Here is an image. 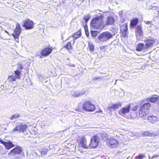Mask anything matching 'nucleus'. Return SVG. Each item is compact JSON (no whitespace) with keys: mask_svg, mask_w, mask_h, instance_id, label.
<instances>
[{"mask_svg":"<svg viewBox=\"0 0 159 159\" xmlns=\"http://www.w3.org/2000/svg\"><path fill=\"white\" fill-rule=\"evenodd\" d=\"M157 103L159 105V98H158V99L157 100Z\"/></svg>","mask_w":159,"mask_h":159,"instance_id":"nucleus-44","label":"nucleus"},{"mask_svg":"<svg viewBox=\"0 0 159 159\" xmlns=\"http://www.w3.org/2000/svg\"><path fill=\"white\" fill-rule=\"evenodd\" d=\"M121 104L120 103H118L116 104H112L111 106L108 107L107 109L110 111H111L112 109L115 111L119 107H121Z\"/></svg>","mask_w":159,"mask_h":159,"instance_id":"nucleus-18","label":"nucleus"},{"mask_svg":"<svg viewBox=\"0 0 159 159\" xmlns=\"http://www.w3.org/2000/svg\"><path fill=\"white\" fill-rule=\"evenodd\" d=\"M138 22V19L136 18L131 20L130 24L132 26L134 27L135 26Z\"/></svg>","mask_w":159,"mask_h":159,"instance_id":"nucleus-26","label":"nucleus"},{"mask_svg":"<svg viewBox=\"0 0 159 159\" xmlns=\"http://www.w3.org/2000/svg\"><path fill=\"white\" fill-rule=\"evenodd\" d=\"M138 105H136V106H135L134 107L133 109H132L133 110V111H136L137 110V109H138Z\"/></svg>","mask_w":159,"mask_h":159,"instance_id":"nucleus-41","label":"nucleus"},{"mask_svg":"<svg viewBox=\"0 0 159 159\" xmlns=\"http://www.w3.org/2000/svg\"><path fill=\"white\" fill-rule=\"evenodd\" d=\"M91 32L92 35L93 37H96L98 34V32L97 31L91 30Z\"/></svg>","mask_w":159,"mask_h":159,"instance_id":"nucleus-35","label":"nucleus"},{"mask_svg":"<svg viewBox=\"0 0 159 159\" xmlns=\"http://www.w3.org/2000/svg\"><path fill=\"white\" fill-rule=\"evenodd\" d=\"M158 99V97L156 95H153L150 98H147V99L146 100H142L141 102V103L142 104L143 102H145L146 101H147L148 102H151L154 103L155 102L157 101V100Z\"/></svg>","mask_w":159,"mask_h":159,"instance_id":"nucleus-16","label":"nucleus"},{"mask_svg":"<svg viewBox=\"0 0 159 159\" xmlns=\"http://www.w3.org/2000/svg\"><path fill=\"white\" fill-rule=\"evenodd\" d=\"M136 35L138 39H140V38H138V36L141 38H142L143 36L141 26H138L137 27L136 31Z\"/></svg>","mask_w":159,"mask_h":159,"instance_id":"nucleus-19","label":"nucleus"},{"mask_svg":"<svg viewBox=\"0 0 159 159\" xmlns=\"http://www.w3.org/2000/svg\"><path fill=\"white\" fill-rule=\"evenodd\" d=\"M142 134L145 136H152V134L148 131H146L145 132H143Z\"/></svg>","mask_w":159,"mask_h":159,"instance_id":"nucleus-34","label":"nucleus"},{"mask_svg":"<svg viewBox=\"0 0 159 159\" xmlns=\"http://www.w3.org/2000/svg\"><path fill=\"white\" fill-rule=\"evenodd\" d=\"M69 38H70V37H69V38H68V39H69Z\"/></svg>","mask_w":159,"mask_h":159,"instance_id":"nucleus-54","label":"nucleus"},{"mask_svg":"<svg viewBox=\"0 0 159 159\" xmlns=\"http://www.w3.org/2000/svg\"><path fill=\"white\" fill-rule=\"evenodd\" d=\"M145 46L143 43H139L136 47V50L138 51H141L143 49L146 50L147 49L145 48Z\"/></svg>","mask_w":159,"mask_h":159,"instance_id":"nucleus-21","label":"nucleus"},{"mask_svg":"<svg viewBox=\"0 0 159 159\" xmlns=\"http://www.w3.org/2000/svg\"><path fill=\"white\" fill-rule=\"evenodd\" d=\"M22 26L25 28L26 30H31L34 28V22L29 19L27 18L22 22Z\"/></svg>","mask_w":159,"mask_h":159,"instance_id":"nucleus-4","label":"nucleus"},{"mask_svg":"<svg viewBox=\"0 0 159 159\" xmlns=\"http://www.w3.org/2000/svg\"><path fill=\"white\" fill-rule=\"evenodd\" d=\"M89 47L90 52H93L94 51V47L92 43H89Z\"/></svg>","mask_w":159,"mask_h":159,"instance_id":"nucleus-33","label":"nucleus"},{"mask_svg":"<svg viewBox=\"0 0 159 159\" xmlns=\"http://www.w3.org/2000/svg\"><path fill=\"white\" fill-rule=\"evenodd\" d=\"M120 31L122 34V36L125 37L127 33L128 28L127 24H124L120 26Z\"/></svg>","mask_w":159,"mask_h":159,"instance_id":"nucleus-15","label":"nucleus"},{"mask_svg":"<svg viewBox=\"0 0 159 159\" xmlns=\"http://www.w3.org/2000/svg\"><path fill=\"white\" fill-rule=\"evenodd\" d=\"M4 31H5L6 33H7V34H9V33H8V32H7V31H6V30H4Z\"/></svg>","mask_w":159,"mask_h":159,"instance_id":"nucleus-45","label":"nucleus"},{"mask_svg":"<svg viewBox=\"0 0 159 159\" xmlns=\"http://www.w3.org/2000/svg\"><path fill=\"white\" fill-rule=\"evenodd\" d=\"M117 81V80H116V82H115V85L116 84V82Z\"/></svg>","mask_w":159,"mask_h":159,"instance_id":"nucleus-46","label":"nucleus"},{"mask_svg":"<svg viewBox=\"0 0 159 159\" xmlns=\"http://www.w3.org/2000/svg\"><path fill=\"white\" fill-rule=\"evenodd\" d=\"M21 71L19 70H16L14 71L15 77L17 79H20V75H21Z\"/></svg>","mask_w":159,"mask_h":159,"instance_id":"nucleus-25","label":"nucleus"},{"mask_svg":"<svg viewBox=\"0 0 159 159\" xmlns=\"http://www.w3.org/2000/svg\"><path fill=\"white\" fill-rule=\"evenodd\" d=\"M52 51V49L49 48H46L42 50L41 54L43 56H46L50 54Z\"/></svg>","mask_w":159,"mask_h":159,"instance_id":"nucleus-17","label":"nucleus"},{"mask_svg":"<svg viewBox=\"0 0 159 159\" xmlns=\"http://www.w3.org/2000/svg\"><path fill=\"white\" fill-rule=\"evenodd\" d=\"M100 78V77H93V79L94 80H97Z\"/></svg>","mask_w":159,"mask_h":159,"instance_id":"nucleus-43","label":"nucleus"},{"mask_svg":"<svg viewBox=\"0 0 159 159\" xmlns=\"http://www.w3.org/2000/svg\"><path fill=\"white\" fill-rule=\"evenodd\" d=\"M68 65L70 66V67H74L75 65L73 64H71L70 63L68 64Z\"/></svg>","mask_w":159,"mask_h":159,"instance_id":"nucleus-42","label":"nucleus"},{"mask_svg":"<svg viewBox=\"0 0 159 159\" xmlns=\"http://www.w3.org/2000/svg\"><path fill=\"white\" fill-rule=\"evenodd\" d=\"M63 37H62V39H63Z\"/></svg>","mask_w":159,"mask_h":159,"instance_id":"nucleus-51","label":"nucleus"},{"mask_svg":"<svg viewBox=\"0 0 159 159\" xmlns=\"http://www.w3.org/2000/svg\"><path fill=\"white\" fill-rule=\"evenodd\" d=\"M136 157L138 159H142L143 158V154H139Z\"/></svg>","mask_w":159,"mask_h":159,"instance_id":"nucleus-37","label":"nucleus"},{"mask_svg":"<svg viewBox=\"0 0 159 159\" xmlns=\"http://www.w3.org/2000/svg\"><path fill=\"white\" fill-rule=\"evenodd\" d=\"M153 8H156V7H153Z\"/></svg>","mask_w":159,"mask_h":159,"instance_id":"nucleus-50","label":"nucleus"},{"mask_svg":"<svg viewBox=\"0 0 159 159\" xmlns=\"http://www.w3.org/2000/svg\"><path fill=\"white\" fill-rule=\"evenodd\" d=\"M103 16L100 15L93 18L91 21L90 26L91 29L98 30L102 28Z\"/></svg>","mask_w":159,"mask_h":159,"instance_id":"nucleus-1","label":"nucleus"},{"mask_svg":"<svg viewBox=\"0 0 159 159\" xmlns=\"http://www.w3.org/2000/svg\"><path fill=\"white\" fill-rule=\"evenodd\" d=\"M139 112V116L143 118H146V115L149 113L150 108L151 106L149 103H145L142 104Z\"/></svg>","mask_w":159,"mask_h":159,"instance_id":"nucleus-2","label":"nucleus"},{"mask_svg":"<svg viewBox=\"0 0 159 159\" xmlns=\"http://www.w3.org/2000/svg\"><path fill=\"white\" fill-rule=\"evenodd\" d=\"M69 38H70V37H69V38H68V39H69Z\"/></svg>","mask_w":159,"mask_h":159,"instance_id":"nucleus-53","label":"nucleus"},{"mask_svg":"<svg viewBox=\"0 0 159 159\" xmlns=\"http://www.w3.org/2000/svg\"><path fill=\"white\" fill-rule=\"evenodd\" d=\"M144 42L145 44V48L147 49L150 47L155 43L154 39L150 37L147 38L146 39L144 40Z\"/></svg>","mask_w":159,"mask_h":159,"instance_id":"nucleus-9","label":"nucleus"},{"mask_svg":"<svg viewBox=\"0 0 159 159\" xmlns=\"http://www.w3.org/2000/svg\"><path fill=\"white\" fill-rule=\"evenodd\" d=\"M43 76H41L40 75H38V78H39V80H41L43 79V78H44Z\"/></svg>","mask_w":159,"mask_h":159,"instance_id":"nucleus-39","label":"nucleus"},{"mask_svg":"<svg viewBox=\"0 0 159 159\" xmlns=\"http://www.w3.org/2000/svg\"><path fill=\"white\" fill-rule=\"evenodd\" d=\"M102 111L101 110H100V111H99V112H102Z\"/></svg>","mask_w":159,"mask_h":159,"instance_id":"nucleus-47","label":"nucleus"},{"mask_svg":"<svg viewBox=\"0 0 159 159\" xmlns=\"http://www.w3.org/2000/svg\"><path fill=\"white\" fill-rule=\"evenodd\" d=\"M20 116V115L18 113H16L13 115L11 118L12 120L17 119L19 118Z\"/></svg>","mask_w":159,"mask_h":159,"instance_id":"nucleus-31","label":"nucleus"},{"mask_svg":"<svg viewBox=\"0 0 159 159\" xmlns=\"http://www.w3.org/2000/svg\"><path fill=\"white\" fill-rule=\"evenodd\" d=\"M144 22L146 24H149L150 25H151L152 24V22L151 21H144Z\"/></svg>","mask_w":159,"mask_h":159,"instance_id":"nucleus-38","label":"nucleus"},{"mask_svg":"<svg viewBox=\"0 0 159 159\" xmlns=\"http://www.w3.org/2000/svg\"><path fill=\"white\" fill-rule=\"evenodd\" d=\"M83 19L85 21V24L84 25V26L87 27V25L86 23L90 19V16L89 15L85 16L83 18Z\"/></svg>","mask_w":159,"mask_h":159,"instance_id":"nucleus-28","label":"nucleus"},{"mask_svg":"<svg viewBox=\"0 0 159 159\" xmlns=\"http://www.w3.org/2000/svg\"><path fill=\"white\" fill-rule=\"evenodd\" d=\"M80 146L85 149H89V146L87 145L86 140L85 138H82L79 140H78Z\"/></svg>","mask_w":159,"mask_h":159,"instance_id":"nucleus-12","label":"nucleus"},{"mask_svg":"<svg viewBox=\"0 0 159 159\" xmlns=\"http://www.w3.org/2000/svg\"><path fill=\"white\" fill-rule=\"evenodd\" d=\"M99 141V138L97 136H95L91 138L90 142L89 145V148H94L96 147Z\"/></svg>","mask_w":159,"mask_h":159,"instance_id":"nucleus-8","label":"nucleus"},{"mask_svg":"<svg viewBox=\"0 0 159 159\" xmlns=\"http://www.w3.org/2000/svg\"><path fill=\"white\" fill-rule=\"evenodd\" d=\"M83 108L84 110L88 111H93L95 109V107L89 101H87L84 104Z\"/></svg>","mask_w":159,"mask_h":159,"instance_id":"nucleus-7","label":"nucleus"},{"mask_svg":"<svg viewBox=\"0 0 159 159\" xmlns=\"http://www.w3.org/2000/svg\"><path fill=\"white\" fill-rule=\"evenodd\" d=\"M63 48H66L68 50L71 49L72 48L71 43L70 42H68Z\"/></svg>","mask_w":159,"mask_h":159,"instance_id":"nucleus-29","label":"nucleus"},{"mask_svg":"<svg viewBox=\"0 0 159 159\" xmlns=\"http://www.w3.org/2000/svg\"><path fill=\"white\" fill-rule=\"evenodd\" d=\"M27 125L24 123L19 121L15 123V127L12 130V132L18 131L19 133L23 132L27 128Z\"/></svg>","mask_w":159,"mask_h":159,"instance_id":"nucleus-3","label":"nucleus"},{"mask_svg":"<svg viewBox=\"0 0 159 159\" xmlns=\"http://www.w3.org/2000/svg\"><path fill=\"white\" fill-rule=\"evenodd\" d=\"M119 15L120 18V22L121 23L124 22L126 18V16L125 14H124L122 11H120L119 12Z\"/></svg>","mask_w":159,"mask_h":159,"instance_id":"nucleus-23","label":"nucleus"},{"mask_svg":"<svg viewBox=\"0 0 159 159\" xmlns=\"http://www.w3.org/2000/svg\"><path fill=\"white\" fill-rule=\"evenodd\" d=\"M48 151V149L46 148H43L41 152V156H45L46 154L47 153V152Z\"/></svg>","mask_w":159,"mask_h":159,"instance_id":"nucleus-32","label":"nucleus"},{"mask_svg":"<svg viewBox=\"0 0 159 159\" xmlns=\"http://www.w3.org/2000/svg\"><path fill=\"white\" fill-rule=\"evenodd\" d=\"M107 143L109 146L112 148L116 147L117 146L118 142L114 138H111L107 140Z\"/></svg>","mask_w":159,"mask_h":159,"instance_id":"nucleus-11","label":"nucleus"},{"mask_svg":"<svg viewBox=\"0 0 159 159\" xmlns=\"http://www.w3.org/2000/svg\"><path fill=\"white\" fill-rule=\"evenodd\" d=\"M154 157H153L152 158H154Z\"/></svg>","mask_w":159,"mask_h":159,"instance_id":"nucleus-49","label":"nucleus"},{"mask_svg":"<svg viewBox=\"0 0 159 159\" xmlns=\"http://www.w3.org/2000/svg\"><path fill=\"white\" fill-rule=\"evenodd\" d=\"M130 108V105L129 104L126 107L122 108L119 111V114L123 116H125V115L129 112Z\"/></svg>","mask_w":159,"mask_h":159,"instance_id":"nucleus-10","label":"nucleus"},{"mask_svg":"<svg viewBox=\"0 0 159 159\" xmlns=\"http://www.w3.org/2000/svg\"><path fill=\"white\" fill-rule=\"evenodd\" d=\"M111 34L108 32H105L100 34L98 36L99 40L102 42L106 41L112 37Z\"/></svg>","mask_w":159,"mask_h":159,"instance_id":"nucleus-5","label":"nucleus"},{"mask_svg":"<svg viewBox=\"0 0 159 159\" xmlns=\"http://www.w3.org/2000/svg\"><path fill=\"white\" fill-rule=\"evenodd\" d=\"M148 121L152 123H154V122L157 121L158 120V117L153 115L148 116Z\"/></svg>","mask_w":159,"mask_h":159,"instance_id":"nucleus-22","label":"nucleus"},{"mask_svg":"<svg viewBox=\"0 0 159 159\" xmlns=\"http://www.w3.org/2000/svg\"><path fill=\"white\" fill-rule=\"evenodd\" d=\"M85 93V91L84 90H82L79 92L74 91L72 93V95L73 97H78L84 94Z\"/></svg>","mask_w":159,"mask_h":159,"instance_id":"nucleus-20","label":"nucleus"},{"mask_svg":"<svg viewBox=\"0 0 159 159\" xmlns=\"http://www.w3.org/2000/svg\"><path fill=\"white\" fill-rule=\"evenodd\" d=\"M158 15L159 16V11H158Z\"/></svg>","mask_w":159,"mask_h":159,"instance_id":"nucleus-48","label":"nucleus"},{"mask_svg":"<svg viewBox=\"0 0 159 159\" xmlns=\"http://www.w3.org/2000/svg\"><path fill=\"white\" fill-rule=\"evenodd\" d=\"M114 19L112 16H109L108 17L107 21L106 22L107 25H110L112 24L114 22Z\"/></svg>","mask_w":159,"mask_h":159,"instance_id":"nucleus-24","label":"nucleus"},{"mask_svg":"<svg viewBox=\"0 0 159 159\" xmlns=\"http://www.w3.org/2000/svg\"><path fill=\"white\" fill-rule=\"evenodd\" d=\"M16 79L14 75H11L9 76L8 79V80L9 82L15 81Z\"/></svg>","mask_w":159,"mask_h":159,"instance_id":"nucleus-30","label":"nucleus"},{"mask_svg":"<svg viewBox=\"0 0 159 159\" xmlns=\"http://www.w3.org/2000/svg\"><path fill=\"white\" fill-rule=\"evenodd\" d=\"M23 69V66L21 64H19L18 65V68L17 70H22Z\"/></svg>","mask_w":159,"mask_h":159,"instance_id":"nucleus-36","label":"nucleus"},{"mask_svg":"<svg viewBox=\"0 0 159 159\" xmlns=\"http://www.w3.org/2000/svg\"><path fill=\"white\" fill-rule=\"evenodd\" d=\"M69 38H70V37H69V38H68V39H69Z\"/></svg>","mask_w":159,"mask_h":159,"instance_id":"nucleus-52","label":"nucleus"},{"mask_svg":"<svg viewBox=\"0 0 159 159\" xmlns=\"http://www.w3.org/2000/svg\"><path fill=\"white\" fill-rule=\"evenodd\" d=\"M84 28L85 29V33L86 34V35L87 37H88L89 36V33H88V31H87L86 30V27L84 26Z\"/></svg>","mask_w":159,"mask_h":159,"instance_id":"nucleus-40","label":"nucleus"},{"mask_svg":"<svg viewBox=\"0 0 159 159\" xmlns=\"http://www.w3.org/2000/svg\"><path fill=\"white\" fill-rule=\"evenodd\" d=\"M22 149L21 148L18 146L16 148H15L9 153L8 155H12L13 154H19L22 152Z\"/></svg>","mask_w":159,"mask_h":159,"instance_id":"nucleus-14","label":"nucleus"},{"mask_svg":"<svg viewBox=\"0 0 159 159\" xmlns=\"http://www.w3.org/2000/svg\"><path fill=\"white\" fill-rule=\"evenodd\" d=\"M0 142L5 146L7 149H10L15 146L14 144H13L10 141L6 142L0 139Z\"/></svg>","mask_w":159,"mask_h":159,"instance_id":"nucleus-13","label":"nucleus"},{"mask_svg":"<svg viewBox=\"0 0 159 159\" xmlns=\"http://www.w3.org/2000/svg\"><path fill=\"white\" fill-rule=\"evenodd\" d=\"M21 28L20 25L18 24L16 25V27L14 30V33L12 34V35L14 37L17 43L19 42V37L21 31Z\"/></svg>","mask_w":159,"mask_h":159,"instance_id":"nucleus-6","label":"nucleus"},{"mask_svg":"<svg viewBox=\"0 0 159 159\" xmlns=\"http://www.w3.org/2000/svg\"><path fill=\"white\" fill-rule=\"evenodd\" d=\"M81 36L80 33V32L76 33L72 36L73 38V44L75 42V40L78 38L80 37Z\"/></svg>","mask_w":159,"mask_h":159,"instance_id":"nucleus-27","label":"nucleus"}]
</instances>
